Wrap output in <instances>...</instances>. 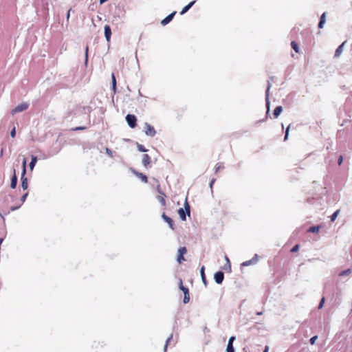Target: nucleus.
Segmentation results:
<instances>
[{"label":"nucleus","instance_id":"obj_48","mask_svg":"<svg viewBox=\"0 0 352 352\" xmlns=\"http://www.w3.org/2000/svg\"><path fill=\"white\" fill-rule=\"evenodd\" d=\"M69 17V10L67 12V19Z\"/></svg>","mask_w":352,"mask_h":352},{"label":"nucleus","instance_id":"obj_32","mask_svg":"<svg viewBox=\"0 0 352 352\" xmlns=\"http://www.w3.org/2000/svg\"><path fill=\"white\" fill-rule=\"evenodd\" d=\"M138 151L140 152H146L147 151L142 145L138 144Z\"/></svg>","mask_w":352,"mask_h":352},{"label":"nucleus","instance_id":"obj_25","mask_svg":"<svg viewBox=\"0 0 352 352\" xmlns=\"http://www.w3.org/2000/svg\"><path fill=\"white\" fill-rule=\"evenodd\" d=\"M351 269H347L346 270H344V271H342L341 272H340L339 276H343L349 275L351 274Z\"/></svg>","mask_w":352,"mask_h":352},{"label":"nucleus","instance_id":"obj_28","mask_svg":"<svg viewBox=\"0 0 352 352\" xmlns=\"http://www.w3.org/2000/svg\"><path fill=\"white\" fill-rule=\"evenodd\" d=\"M204 267L203 266L201 269V278L203 280L204 282H205L206 280V276H205V273H204Z\"/></svg>","mask_w":352,"mask_h":352},{"label":"nucleus","instance_id":"obj_22","mask_svg":"<svg viewBox=\"0 0 352 352\" xmlns=\"http://www.w3.org/2000/svg\"><path fill=\"white\" fill-rule=\"evenodd\" d=\"M178 213L182 220L185 221L186 219V213L183 208H179L178 210Z\"/></svg>","mask_w":352,"mask_h":352},{"label":"nucleus","instance_id":"obj_44","mask_svg":"<svg viewBox=\"0 0 352 352\" xmlns=\"http://www.w3.org/2000/svg\"><path fill=\"white\" fill-rule=\"evenodd\" d=\"M268 351H269V346H265L263 352H268Z\"/></svg>","mask_w":352,"mask_h":352},{"label":"nucleus","instance_id":"obj_39","mask_svg":"<svg viewBox=\"0 0 352 352\" xmlns=\"http://www.w3.org/2000/svg\"><path fill=\"white\" fill-rule=\"evenodd\" d=\"M325 17H326V13L324 12L322 16H320V21H322L324 23H325Z\"/></svg>","mask_w":352,"mask_h":352},{"label":"nucleus","instance_id":"obj_41","mask_svg":"<svg viewBox=\"0 0 352 352\" xmlns=\"http://www.w3.org/2000/svg\"><path fill=\"white\" fill-rule=\"evenodd\" d=\"M86 127L85 126H79V127H76L75 129H74V131H78V130H84L85 129Z\"/></svg>","mask_w":352,"mask_h":352},{"label":"nucleus","instance_id":"obj_23","mask_svg":"<svg viewBox=\"0 0 352 352\" xmlns=\"http://www.w3.org/2000/svg\"><path fill=\"white\" fill-rule=\"evenodd\" d=\"M291 46H292V48L296 52V53H298L299 52V47H298V43L296 42V41H292L291 42Z\"/></svg>","mask_w":352,"mask_h":352},{"label":"nucleus","instance_id":"obj_27","mask_svg":"<svg viewBox=\"0 0 352 352\" xmlns=\"http://www.w3.org/2000/svg\"><path fill=\"white\" fill-rule=\"evenodd\" d=\"M111 79H112V85L113 89H115L116 87V80L114 74H111Z\"/></svg>","mask_w":352,"mask_h":352},{"label":"nucleus","instance_id":"obj_38","mask_svg":"<svg viewBox=\"0 0 352 352\" xmlns=\"http://www.w3.org/2000/svg\"><path fill=\"white\" fill-rule=\"evenodd\" d=\"M16 135V129L15 128H13V129L10 132V135L12 138H14Z\"/></svg>","mask_w":352,"mask_h":352},{"label":"nucleus","instance_id":"obj_5","mask_svg":"<svg viewBox=\"0 0 352 352\" xmlns=\"http://www.w3.org/2000/svg\"><path fill=\"white\" fill-rule=\"evenodd\" d=\"M126 120L131 128H135L136 126L137 119L134 115L128 114L126 116Z\"/></svg>","mask_w":352,"mask_h":352},{"label":"nucleus","instance_id":"obj_35","mask_svg":"<svg viewBox=\"0 0 352 352\" xmlns=\"http://www.w3.org/2000/svg\"><path fill=\"white\" fill-rule=\"evenodd\" d=\"M185 210H186L187 213L188 214H190V206L189 204H188L187 201H186V204H185Z\"/></svg>","mask_w":352,"mask_h":352},{"label":"nucleus","instance_id":"obj_21","mask_svg":"<svg viewBox=\"0 0 352 352\" xmlns=\"http://www.w3.org/2000/svg\"><path fill=\"white\" fill-rule=\"evenodd\" d=\"M320 226H312V227H310L308 229V232H312V233H318L319 232V230H320Z\"/></svg>","mask_w":352,"mask_h":352},{"label":"nucleus","instance_id":"obj_33","mask_svg":"<svg viewBox=\"0 0 352 352\" xmlns=\"http://www.w3.org/2000/svg\"><path fill=\"white\" fill-rule=\"evenodd\" d=\"M317 338H318V336H313V337L310 339V340H309V342H310L311 344H315V342H316V340H317Z\"/></svg>","mask_w":352,"mask_h":352},{"label":"nucleus","instance_id":"obj_43","mask_svg":"<svg viewBox=\"0 0 352 352\" xmlns=\"http://www.w3.org/2000/svg\"><path fill=\"white\" fill-rule=\"evenodd\" d=\"M214 182H215V179H212L210 181V187L211 188H212V186H213V184H214Z\"/></svg>","mask_w":352,"mask_h":352},{"label":"nucleus","instance_id":"obj_20","mask_svg":"<svg viewBox=\"0 0 352 352\" xmlns=\"http://www.w3.org/2000/svg\"><path fill=\"white\" fill-rule=\"evenodd\" d=\"M142 162H143V164L144 166L147 168L150 164H151V160H150V158H149V156L148 155H145L143 160H142Z\"/></svg>","mask_w":352,"mask_h":352},{"label":"nucleus","instance_id":"obj_16","mask_svg":"<svg viewBox=\"0 0 352 352\" xmlns=\"http://www.w3.org/2000/svg\"><path fill=\"white\" fill-rule=\"evenodd\" d=\"M195 3V1H192L190 3H189L187 6H186L181 11L180 14H185Z\"/></svg>","mask_w":352,"mask_h":352},{"label":"nucleus","instance_id":"obj_37","mask_svg":"<svg viewBox=\"0 0 352 352\" xmlns=\"http://www.w3.org/2000/svg\"><path fill=\"white\" fill-rule=\"evenodd\" d=\"M289 128H290V125H289L286 129V131H285V140H287V137H288V135H289Z\"/></svg>","mask_w":352,"mask_h":352},{"label":"nucleus","instance_id":"obj_31","mask_svg":"<svg viewBox=\"0 0 352 352\" xmlns=\"http://www.w3.org/2000/svg\"><path fill=\"white\" fill-rule=\"evenodd\" d=\"M298 250H299V245L297 244L292 248V249L291 250V252H296L298 251Z\"/></svg>","mask_w":352,"mask_h":352},{"label":"nucleus","instance_id":"obj_17","mask_svg":"<svg viewBox=\"0 0 352 352\" xmlns=\"http://www.w3.org/2000/svg\"><path fill=\"white\" fill-rule=\"evenodd\" d=\"M256 261H257L256 255H255V257L253 258L252 259L242 263L241 266H248L251 264L256 263Z\"/></svg>","mask_w":352,"mask_h":352},{"label":"nucleus","instance_id":"obj_26","mask_svg":"<svg viewBox=\"0 0 352 352\" xmlns=\"http://www.w3.org/2000/svg\"><path fill=\"white\" fill-rule=\"evenodd\" d=\"M36 162V157H33L31 162L30 163V168L31 170L33 169Z\"/></svg>","mask_w":352,"mask_h":352},{"label":"nucleus","instance_id":"obj_36","mask_svg":"<svg viewBox=\"0 0 352 352\" xmlns=\"http://www.w3.org/2000/svg\"><path fill=\"white\" fill-rule=\"evenodd\" d=\"M88 51H89V47L87 46L85 48V61H87L88 59Z\"/></svg>","mask_w":352,"mask_h":352},{"label":"nucleus","instance_id":"obj_46","mask_svg":"<svg viewBox=\"0 0 352 352\" xmlns=\"http://www.w3.org/2000/svg\"><path fill=\"white\" fill-rule=\"evenodd\" d=\"M270 86L269 85V86H268V87H267V96H268V91H269V90H270Z\"/></svg>","mask_w":352,"mask_h":352},{"label":"nucleus","instance_id":"obj_34","mask_svg":"<svg viewBox=\"0 0 352 352\" xmlns=\"http://www.w3.org/2000/svg\"><path fill=\"white\" fill-rule=\"evenodd\" d=\"M28 192H25V194L21 197V203H22V204L25 201V199H26V198H27V197H28Z\"/></svg>","mask_w":352,"mask_h":352},{"label":"nucleus","instance_id":"obj_4","mask_svg":"<svg viewBox=\"0 0 352 352\" xmlns=\"http://www.w3.org/2000/svg\"><path fill=\"white\" fill-rule=\"evenodd\" d=\"M144 131L147 135L151 137H153L156 134L154 127L146 122L144 125Z\"/></svg>","mask_w":352,"mask_h":352},{"label":"nucleus","instance_id":"obj_10","mask_svg":"<svg viewBox=\"0 0 352 352\" xmlns=\"http://www.w3.org/2000/svg\"><path fill=\"white\" fill-rule=\"evenodd\" d=\"M157 190L160 194L159 196H157V200L161 203V204L163 206H166V200H165L166 195L160 189L159 187H158Z\"/></svg>","mask_w":352,"mask_h":352},{"label":"nucleus","instance_id":"obj_29","mask_svg":"<svg viewBox=\"0 0 352 352\" xmlns=\"http://www.w3.org/2000/svg\"><path fill=\"white\" fill-rule=\"evenodd\" d=\"M221 168H223V166L220 163L217 164L215 168V172L217 173Z\"/></svg>","mask_w":352,"mask_h":352},{"label":"nucleus","instance_id":"obj_1","mask_svg":"<svg viewBox=\"0 0 352 352\" xmlns=\"http://www.w3.org/2000/svg\"><path fill=\"white\" fill-rule=\"evenodd\" d=\"M179 289L183 292L184 294L183 302L184 304H187L190 301V294H189V290L187 287H184L183 285L182 280L180 279L179 282Z\"/></svg>","mask_w":352,"mask_h":352},{"label":"nucleus","instance_id":"obj_47","mask_svg":"<svg viewBox=\"0 0 352 352\" xmlns=\"http://www.w3.org/2000/svg\"><path fill=\"white\" fill-rule=\"evenodd\" d=\"M267 111H269V108H270L269 107V102H268V101L267 102Z\"/></svg>","mask_w":352,"mask_h":352},{"label":"nucleus","instance_id":"obj_2","mask_svg":"<svg viewBox=\"0 0 352 352\" xmlns=\"http://www.w3.org/2000/svg\"><path fill=\"white\" fill-rule=\"evenodd\" d=\"M25 166H26V160H23V171H22V175H21V188L25 190L28 189V179L26 177H25Z\"/></svg>","mask_w":352,"mask_h":352},{"label":"nucleus","instance_id":"obj_13","mask_svg":"<svg viewBox=\"0 0 352 352\" xmlns=\"http://www.w3.org/2000/svg\"><path fill=\"white\" fill-rule=\"evenodd\" d=\"M133 173L138 177L140 178L142 182L147 183L148 182V178L146 175H144L143 173H138L135 170H133Z\"/></svg>","mask_w":352,"mask_h":352},{"label":"nucleus","instance_id":"obj_9","mask_svg":"<svg viewBox=\"0 0 352 352\" xmlns=\"http://www.w3.org/2000/svg\"><path fill=\"white\" fill-rule=\"evenodd\" d=\"M176 14V12L174 11L173 12H172L171 14H170L169 15H168L165 19H164L162 21H161V24L162 25H167L169 22H170L172 21V19H173L174 16Z\"/></svg>","mask_w":352,"mask_h":352},{"label":"nucleus","instance_id":"obj_42","mask_svg":"<svg viewBox=\"0 0 352 352\" xmlns=\"http://www.w3.org/2000/svg\"><path fill=\"white\" fill-rule=\"evenodd\" d=\"M342 160H343L342 155H340V157L338 158V162L339 165H340L342 164Z\"/></svg>","mask_w":352,"mask_h":352},{"label":"nucleus","instance_id":"obj_30","mask_svg":"<svg viewBox=\"0 0 352 352\" xmlns=\"http://www.w3.org/2000/svg\"><path fill=\"white\" fill-rule=\"evenodd\" d=\"M324 301H325V298L322 297L321 300H320V303H319L318 309H321L323 307Z\"/></svg>","mask_w":352,"mask_h":352},{"label":"nucleus","instance_id":"obj_40","mask_svg":"<svg viewBox=\"0 0 352 352\" xmlns=\"http://www.w3.org/2000/svg\"><path fill=\"white\" fill-rule=\"evenodd\" d=\"M324 24V23L322 21H319V23H318V28H323Z\"/></svg>","mask_w":352,"mask_h":352},{"label":"nucleus","instance_id":"obj_6","mask_svg":"<svg viewBox=\"0 0 352 352\" xmlns=\"http://www.w3.org/2000/svg\"><path fill=\"white\" fill-rule=\"evenodd\" d=\"M186 252H187V250H186V247H181L178 250L177 261H178L179 263H182L183 261H185V258L184 257V255L186 253Z\"/></svg>","mask_w":352,"mask_h":352},{"label":"nucleus","instance_id":"obj_12","mask_svg":"<svg viewBox=\"0 0 352 352\" xmlns=\"http://www.w3.org/2000/svg\"><path fill=\"white\" fill-rule=\"evenodd\" d=\"M162 219L168 224L169 227L174 230V223L172 219L167 215L165 214V213H163L162 215Z\"/></svg>","mask_w":352,"mask_h":352},{"label":"nucleus","instance_id":"obj_8","mask_svg":"<svg viewBox=\"0 0 352 352\" xmlns=\"http://www.w3.org/2000/svg\"><path fill=\"white\" fill-rule=\"evenodd\" d=\"M214 280L217 284H221L224 278V274L222 272L219 271L214 274Z\"/></svg>","mask_w":352,"mask_h":352},{"label":"nucleus","instance_id":"obj_15","mask_svg":"<svg viewBox=\"0 0 352 352\" xmlns=\"http://www.w3.org/2000/svg\"><path fill=\"white\" fill-rule=\"evenodd\" d=\"M282 111H283V108L281 106L276 107L274 110V113H273L274 117L275 118H277L279 116V115L280 114V113L282 112Z\"/></svg>","mask_w":352,"mask_h":352},{"label":"nucleus","instance_id":"obj_45","mask_svg":"<svg viewBox=\"0 0 352 352\" xmlns=\"http://www.w3.org/2000/svg\"><path fill=\"white\" fill-rule=\"evenodd\" d=\"M108 0H100V4L104 3V2L107 1Z\"/></svg>","mask_w":352,"mask_h":352},{"label":"nucleus","instance_id":"obj_7","mask_svg":"<svg viewBox=\"0 0 352 352\" xmlns=\"http://www.w3.org/2000/svg\"><path fill=\"white\" fill-rule=\"evenodd\" d=\"M235 339L236 338L234 336H231L229 338L227 348H226V352H234V349L233 347V342L235 340Z\"/></svg>","mask_w":352,"mask_h":352},{"label":"nucleus","instance_id":"obj_19","mask_svg":"<svg viewBox=\"0 0 352 352\" xmlns=\"http://www.w3.org/2000/svg\"><path fill=\"white\" fill-rule=\"evenodd\" d=\"M225 259L226 261V265L223 267V269L224 270H228L230 272L231 270V264H230V261L227 255L225 256Z\"/></svg>","mask_w":352,"mask_h":352},{"label":"nucleus","instance_id":"obj_18","mask_svg":"<svg viewBox=\"0 0 352 352\" xmlns=\"http://www.w3.org/2000/svg\"><path fill=\"white\" fill-rule=\"evenodd\" d=\"M344 43H342L336 50L335 52V57H338L340 56V55L341 54V53L342 52V50H343V46H344Z\"/></svg>","mask_w":352,"mask_h":352},{"label":"nucleus","instance_id":"obj_11","mask_svg":"<svg viewBox=\"0 0 352 352\" xmlns=\"http://www.w3.org/2000/svg\"><path fill=\"white\" fill-rule=\"evenodd\" d=\"M104 36L106 40L109 42L111 36V29L109 25H106L104 28Z\"/></svg>","mask_w":352,"mask_h":352},{"label":"nucleus","instance_id":"obj_14","mask_svg":"<svg viewBox=\"0 0 352 352\" xmlns=\"http://www.w3.org/2000/svg\"><path fill=\"white\" fill-rule=\"evenodd\" d=\"M17 184V177L16 175L15 170H13V175L11 179L10 187L12 188H15Z\"/></svg>","mask_w":352,"mask_h":352},{"label":"nucleus","instance_id":"obj_3","mask_svg":"<svg viewBox=\"0 0 352 352\" xmlns=\"http://www.w3.org/2000/svg\"><path fill=\"white\" fill-rule=\"evenodd\" d=\"M28 107L29 104L27 102H22L12 110V114L14 115L17 113L25 111L28 109Z\"/></svg>","mask_w":352,"mask_h":352},{"label":"nucleus","instance_id":"obj_24","mask_svg":"<svg viewBox=\"0 0 352 352\" xmlns=\"http://www.w3.org/2000/svg\"><path fill=\"white\" fill-rule=\"evenodd\" d=\"M340 210H337L331 217V221L333 222L336 218L338 217L339 213H340Z\"/></svg>","mask_w":352,"mask_h":352}]
</instances>
